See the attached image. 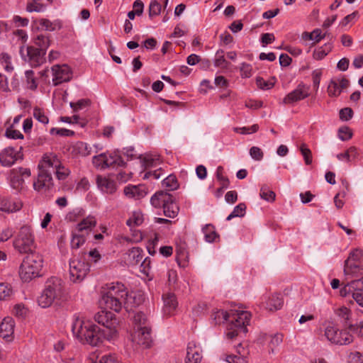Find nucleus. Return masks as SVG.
<instances>
[{
  "instance_id": "nucleus-1",
  "label": "nucleus",
  "mask_w": 363,
  "mask_h": 363,
  "mask_svg": "<svg viewBox=\"0 0 363 363\" xmlns=\"http://www.w3.org/2000/svg\"><path fill=\"white\" fill-rule=\"evenodd\" d=\"M94 320L101 325L103 328L90 322H84L79 318L74 320L72 330L80 342L96 346L104 339L111 340L117 337L118 321L114 314L109 311H101L95 314Z\"/></svg>"
},
{
  "instance_id": "nucleus-2",
  "label": "nucleus",
  "mask_w": 363,
  "mask_h": 363,
  "mask_svg": "<svg viewBox=\"0 0 363 363\" xmlns=\"http://www.w3.org/2000/svg\"><path fill=\"white\" fill-rule=\"evenodd\" d=\"M43 266V259L40 254L37 252L28 254L19 267L21 279L25 282H28L40 277Z\"/></svg>"
},
{
  "instance_id": "nucleus-3",
  "label": "nucleus",
  "mask_w": 363,
  "mask_h": 363,
  "mask_svg": "<svg viewBox=\"0 0 363 363\" xmlns=\"http://www.w3.org/2000/svg\"><path fill=\"white\" fill-rule=\"evenodd\" d=\"M55 165V163H53ZM50 158L45 155L38 164V174L36 180L33 182V188L38 192H47L54 186L52 177L55 169L52 167Z\"/></svg>"
},
{
  "instance_id": "nucleus-4",
  "label": "nucleus",
  "mask_w": 363,
  "mask_h": 363,
  "mask_svg": "<svg viewBox=\"0 0 363 363\" xmlns=\"http://www.w3.org/2000/svg\"><path fill=\"white\" fill-rule=\"evenodd\" d=\"M14 248L21 254L34 252L35 248L34 235L28 225L22 226L13 240Z\"/></svg>"
},
{
  "instance_id": "nucleus-5",
  "label": "nucleus",
  "mask_w": 363,
  "mask_h": 363,
  "mask_svg": "<svg viewBox=\"0 0 363 363\" xmlns=\"http://www.w3.org/2000/svg\"><path fill=\"white\" fill-rule=\"evenodd\" d=\"M235 315L227 326L226 336L230 340L234 339L241 333L245 334L247 332V325L250 320V314L247 311H242Z\"/></svg>"
},
{
  "instance_id": "nucleus-6",
  "label": "nucleus",
  "mask_w": 363,
  "mask_h": 363,
  "mask_svg": "<svg viewBox=\"0 0 363 363\" xmlns=\"http://www.w3.org/2000/svg\"><path fill=\"white\" fill-rule=\"evenodd\" d=\"M96 225V220L93 216L84 218L77 225V233H73L71 240L72 249H79L86 241V238Z\"/></svg>"
},
{
  "instance_id": "nucleus-7",
  "label": "nucleus",
  "mask_w": 363,
  "mask_h": 363,
  "mask_svg": "<svg viewBox=\"0 0 363 363\" xmlns=\"http://www.w3.org/2000/svg\"><path fill=\"white\" fill-rule=\"evenodd\" d=\"M325 336L328 341L337 345H347L354 340L353 336L347 331V329L340 330L333 325L326 327Z\"/></svg>"
},
{
  "instance_id": "nucleus-8",
  "label": "nucleus",
  "mask_w": 363,
  "mask_h": 363,
  "mask_svg": "<svg viewBox=\"0 0 363 363\" xmlns=\"http://www.w3.org/2000/svg\"><path fill=\"white\" fill-rule=\"evenodd\" d=\"M90 270L89 262L79 258H74L69 261L70 280L73 282L82 281Z\"/></svg>"
},
{
  "instance_id": "nucleus-9",
  "label": "nucleus",
  "mask_w": 363,
  "mask_h": 363,
  "mask_svg": "<svg viewBox=\"0 0 363 363\" xmlns=\"http://www.w3.org/2000/svg\"><path fill=\"white\" fill-rule=\"evenodd\" d=\"M48 292L50 293L56 304H60L66 300V292L62 280L58 277H52L48 279L45 284Z\"/></svg>"
},
{
  "instance_id": "nucleus-10",
  "label": "nucleus",
  "mask_w": 363,
  "mask_h": 363,
  "mask_svg": "<svg viewBox=\"0 0 363 363\" xmlns=\"http://www.w3.org/2000/svg\"><path fill=\"white\" fill-rule=\"evenodd\" d=\"M52 72L54 77L52 79L54 86L69 82L72 77V70L67 65H54L52 67Z\"/></svg>"
},
{
  "instance_id": "nucleus-11",
  "label": "nucleus",
  "mask_w": 363,
  "mask_h": 363,
  "mask_svg": "<svg viewBox=\"0 0 363 363\" xmlns=\"http://www.w3.org/2000/svg\"><path fill=\"white\" fill-rule=\"evenodd\" d=\"M310 87L303 83L299 84L296 89L289 93L283 99L285 104H291L303 100L309 96Z\"/></svg>"
},
{
  "instance_id": "nucleus-12",
  "label": "nucleus",
  "mask_w": 363,
  "mask_h": 363,
  "mask_svg": "<svg viewBox=\"0 0 363 363\" xmlns=\"http://www.w3.org/2000/svg\"><path fill=\"white\" fill-rule=\"evenodd\" d=\"M101 303L105 305L106 308H109L117 313H118L123 307L125 308L126 311L132 310V306H130L132 301H121V299L117 298V297L111 298L108 296H102Z\"/></svg>"
},
{
  "instance_id": "nucleus-13",
  "label": "nucleus",
  "mask_w": 363,
  "mask_h": 363,
  "mask_svg": "<svg viewBox=\"0 0 363 363\" xmlns=\"http://www.w3.org/2000/svg\"><path fill=\"white\" fill-rule=\"evenodd\" d=\"M103 296H108L111 297H117L121 301L135 300V297L128 295L125 287L121 283H116L108 287V291Z\"/></svg>"
},
{
  "instance_id": "nucleus-14",
  "label": "nucleus",
  "mask_w": 363,
  "mask_h": 363,
  "mask_svg": "<svg viewBox=\"0 0 363 363\" xmlns=\"http://www.w3.org/2000/svg\"><path fill=\"white\" fill-rule=\"evenodd\" d=\"M133 341L145 347H149L152 343L151 328L150 326H143L135 330Z\"/></svg>"
},
{
  "instance_id": "nucleus-15",
  "label": "nucleus",
  "mask_w": 363,
  "mask_h": 363,
  "mask_svg": "<svg viewBox=\"0 0 363 363\" xmlns=\"http://www.w3.org/2000/svg\"><path fill=\"white\" fill-rule=\"evenodd\" d=\"M23 155L21 151L16 152L12 147L5 148L0 154V163L5 167H10L18 159H22Z\"/></svg>"
},
{
  "instance_id": "nucleus-16",
  "label": "nucleus",
  "mask_w": 363,
  "mask_h": 363,
  "mask_svg": "<svg viewBox=\"0 0 363 363\" xmlns=\"http://www.w3.org/2000/svg\"><path fill=\"white\" fill-rule=\"evenodd\" d=\"M27 57L32 67H38L45 62L46 52H43L35 46H28Z\"/></svg>"
},
{
  "instance_id": "nucleus-17",
  "label": "nucleus",
  "mask_w": 363,
  "mask_h": 363,
  "mask_svg": "<svg viewBox=\"0 0 363 363\" xmlns=\"http://www.w3.org/2000/svg\"><path fill=\"white\" fill-rule=\"evenodd\" d=\"M202 359V349L194 342L188 344L185 363H199Z\"/></svg>"
},
{
  "instance_id": "nucleus-18",
  "label": "nucleus",
  "mask_w": 363,
  "mask_h": 363,
  "mask_svg": "<svg viewBox=\"0 0 363 363\" xmlns=\"http://www.w3.org/2000/svg\"><path fill=\"white\" fill-rule=\"evenodd\" d=\"M164 301L163 312L166 315H172L178 306L177 297L173 293H167L162 296Z\"/></svg>"
},
{
  "instance_id": "nucleus-19",
  "label": "nucleus",
  "mask_w": 363,
  "mask_h": 363,
  "mask_svg": "<svg viewBox=\"0 0 363 363\" xmlns=\"http://www.w3.org/2000/svg\"><path fill=\"white\" fill-rule=\"evenodd\" d=\"M14 320L11 317L5 318L0 324V336L7 341H10L14 332Z\"/></svg>"
},
{
  "instance_id": "nucleus-20",
  "label": "nucleus",
  "mask_w": 363,
  "mask_h": 363,
  "mask_svg": "<svg viewBox=\"0 0 363 363\" xmlns=\"http://www.w3.org/2000/svg\"><path fill=\"white\" fill-rule=\"evenodd\" d=\"M336 314L339 317L340 321L342 323V326L349 329L351 331H354L355 325L352 324L350 321L351 311L346 307H341L337 309Z\"/></svg>"
},
{
  "instance_id": "nucleus-21",
  "label": "nucleus",
  "mask_w": 363,
  "mask_h": 363,
  "mask_svg": "<svg viewBox=\"0 0 363 363\" xmlns=\"http://www.w3.org/2000/svg\"><path fill=\"white\" fill-rule=\"evenodd\" d=\"M48 157L50 158L51 163H55V165L53 164L52 165V167L55 169L52 174H55L57 178L59 180H65L69 174V170L65 167L61 166L60 162L56 155H48Z\"/></svg>"
},
{
  "instance_id": "nucleus-22",
  "label": "nucleus",
  "mask_w": 363,
  "mask_h": 363,
  "mask_svg": "<svg viewBox=\"0 0 363 363\" xmlns=\"http://www.w3.org/2000/svg\"><path fill=\"white\" fill-rule=\"evenodd\" d=\"M284 304L283 296L281 294H274L266 301L265 308L269 311L279 310Z\"/></svg>"
},
{
  "instance_id": "nucleus-23",
  "label": "nucleus",
  "mask_w": 363,
  "mask_h": 363,
  "mask_svg": "<svg viewBox=\"0 0 363 363\" xmlns=\"http://www.w3.org/2000/svg\"><path fill=\"white\" fill-rule=\"evenodd\" d=\"M171 195L172 194L167 192V191H158L151 197V204L155 208H162L164 203L168 201V199H170Z\"/></svg>"
},
{
  "instance_id": "nucleus-24",
  "label": "nucleus",
  "mask_w": 363,
  "mask_h": 363,
  "mask_svg": "<svg viewBox=\"0 0 363 363\" xmlns=\"http://www.w3.org/2000/svg\"><path fill=\"white\" fill-rule=\"evenodd\" d=\"M123 191L126 196L135 199H140L147 194L145 187L140 185L125 186Z\"/></svg>"
},
{
  "instance_id": "nucleus-25",
  "label": "nucleus",
  "mask_w": 363,
  "mask_h": 363,
  "mask_svg": "<svg viewBox=\"0 0 363 363\" xmlns=\"http://www.w3.org/2000/svg\"><path fill=\"white\" fill-rule=\"evenodd\" d=\"M162 208L164 215L167 217L174 218L178 215L179 208L172 194L170 196V199H168V201L164 203Z\"/></svg>"
},
{
  "instance_id": "nucleus-26",
  "label": "nucleus",
  "mask_w": 363,
  "mask_h": 363,
  "mask_svg": "<svg viewBox=\"0 0 363 363\" xmlns=\"http://www.w3.org/2000/svg\"><path fill=\"white\" fill-rule=\"evenodd\" d=\"M22 203L21 202L11 201L6 197L0 196V210L2 211L12 213L21 208Z\"/></svg>"
},
{
  "instance_id": "nucleus-27",
  "label": "nucleus",
  "mask_w": 363,
  "mask_h": 363,
  "mask_svg": "<svg viewBox=\"0 0 363 363\" xmlns=\"http://www.w3.org/2000/svg\"><path fill=\"white\" fill-rule=\"evenodd\" d=\"M96 182L101 190L107 194H113L116 190V183L106 177L98 176Z\"/></svg>"
},
{
  "instance_id": "nucleus-28",
  "label": "nucleus",
  "mask_w": 363,
  "mask_h": 363,
  "mask_svg": "<svg viewBox=\"0 0 363 363\" xmlns=\"http://www.w3.org/2000/svg\"><path fill=\"white\" fill-rule=\"evenodd\" d=\"M34 46L40 50L46 52L47 49L50 45V40L48 35L44 34L37 35L33 38Z\"/></svg>"
},
{
  "instance_id": "nucleus-29",
  "label": "nucleus",
  "mask_w": 363,
  "mask_h": 363,
  "mask_svg": "<svg viewBox=\"0 0 363 363\" xmlns=\"http://www.w3.org/2000/svg\"><path fill=\"white\" fill-rule=\"evenodd\" d=\"M239 313L240 311H234L233 310H230V311L220 310L214 314L213 318L216 320V324H220L225 321H228L229 323L230 320L233 319V316L235 315V313Z\"/></svg>"
},
{
  "instance_id": "nucleus-30",
  "label": "nucleus",
  "mask_w": 363,
  "mask_h": 363,
  "mask_svg": "<svg viewBox=\"0 0 363 363\" xmlns=\"http://www.w3.org/2000/svg\"><path fill=\"white\" fill-rule=\"evenodd\" d=\"M19 172L20 171L16 169H13L10 171V182L12 187L15 189H22L24 182V180L19 174Z\"/></svg>"
},
{
  "instance_id": "nucleus-31",
  "label": "nucleus",
  "mask_w": 363,
  "mask_h": 363,
  "mask_svg": "<svg viewBox=\"0 0 363 363\" xmlns=\"http://www.w3.org/2000/svg\"><path fill=\"white\" fill-rule=\"evenodd\" d=\"M38 303L40 306L45 308L50 306L53 303H55V301L51 294L48 292L47 289L45 287L40 296L38 298Z\"/></svg>"
},
{
  "instance_id": "nucleus-32",
  "label": "nucleus",
  "mask_w": 363,
  "mask_h": 363,
  "mask_svg": "<svg viewBox=\"0 0 363 363\" xmlns=\"http://www.w3.org/2000/svg\"><path fill=\"white\" fill-rule=\"evenodd\" d=\"M333 48L332 43H325L324 45L318 48L313 51V57L315 60H321L332 51Z\"/></svg>"
},
{
  "instance_id": "nucleus-33",
  "label": "nucleus",
  "mask_w": 363,
  "mask_h": 363,
  "mask_svg": "<svg viewBox=\"0 0 363 363\" xmlns=\"http://www.w3.org/2000/svg\"><path fill=\"white\" fill-rule=\"evenodd\" d=\"M361 270H363V268L359 264H357V262L350 259L345 261L344 272L346 275L355 274L359 272L363 274V272H360Z\"/></svg>"
},
{
  "instance_id": "nucleus-34",
  "label": "nucleus",
  "mask_w": 363,
  "mask_h": 363,
  "mask_svg": "<svg viewBox=\"0 0 363 363\" xmlns=\"http://www.w3.org/2000/svg\"><path fill=\"white\" fill-rule=\"evenodd\" d=\"M107 167H125V162L118 152H114L109 155H107Z\"/></svg>"
},
{
  "instance_id": "nucleus-35",
  "label": "nucleus",
  "mask_w": 363,
  "mask_h": 363,
  "mask_svg": "<svg viewBox=\"0 0 363 363\" xmlns=\"http://www.w3.org/2000/svg\"><path fill=\"white\" fill-rule=\"evenodd\" d=\"M72 152L75 155L87 156L91 152V148L88 147L86 143L79 141L73 145Z\"/></svg>"
},
{
  "instance_id": "nucleus-36",
  "label": "nucleus",
  "mask_w": 363,
  "mask_h": 363,
  "mask_svg": "<svg viewBox=\"0 0 363 363\" xmlns=\"http://www.w3.org/2000/svg\"><path fill=\"white\" fill-rule=\"evenodd\" d=\"M325 34L322 35L320 29H315L311 33L303 32L302 33V38L304 40H313L315 43H318L322 39L325 38Z\"/></svg>"
},
{
  "instance_id": "nucleus-37",
  "label": "nucleus",
  "mask_w": 363,
  "mask_h": 363,
  "mask_svg": "<svg viewBox=\"0 0 363 363\" xmlns=\"http://www.w3.org/2000/svg\"><path fill=\"white\" fill-rule=\"evenodd\" d=\"M347 288L348 291L352 292V294L353 292H362L363 291V278L352 281L344 287V290L346 291Z\"/></svg>"
},
{
  "instance_id": "nucleus-38",
  "label": "nucleus",
  "mask_w": 363,
  "mask_h": 363,
  "mask_svg": "<svg viewBox=\"0 0 363 363\" xmlns=\"http://www.w3.org/2000/svg\"><path fill=\"white\" fill-rule=\"evenodd\" d=\"M259 196L262 199L269 202L274 201L276 198L275 193L266 184L262 186Z\"/></svg>"
},
{
  "instance_id": "nucleus-39",
  "label": "nucleus",
  "mask_w": 363,
  "mask_h": 363,
  "mask_svg": "<svg viewBox=\"0 0 363 363\" xmlns=\"http://www.w3.org/2000/svg\"><path fill=\"white\" fill-rule=\"evenodd\" d=\"M162 186L167 189V192L177 189L179 187L177 177L173 174L169 175L162 181Z\"/></svg>"
},
{
  "instance_id": "nucleus-40",
  "label": "nucleus",
  "mask_w": 363,
  "mask_h": 363,
  "mask_svg": "<svg viewBox=\"0 0 363 363\" xmlns=\"http://www.w3.org/2000/svg\"><path fill=\"white\" fill-rule=\"evenodd\" d=\"M133 323L135 324V330L138 329V328H143V326H149L147 317L143 312H138L135 314Z\"/></svg>"
},
{
  "instance_id": "nucleus-41",
  "label": "nucleus",
  "mask_w": 363,
  "mask_h": 363,
  "mask_svg": "<svg viewBox=\"0 0 363 363\" xmlns=\"http://www.w3.org/2000/svg\"><path fill=\"white\" fill-rule=\"evenodd\" d=\"M229 62L224 57V51L221 49L218 50L216 54L214 65L222 69L228 68Z\"/></svg>"
},
{
  "instance_id": "nucleus-42",
  "label": "nucleus",
  "mask_w": 363,
  "mask_h": 363,
  "mask_svg": "<svg viewBox=\"0 0 363 363\" xmlns=\"http://www.w3.org/2000/svg\"><path fill=\"white\" fill-rule=\"evenodd\" d=\"M202 230L205 235V240L206 242H212L218 237V235L214 230V227L211 225H206L203 228Z\"/></svg>"
},
{
  "instance_id": "nucleus-43",
  "label": "nucleus",
  "mask_w": 363,
  "mask_h": 363,
  "mask_svg": "<svg viewBox=\"0 0 363 363\" xmlns=\"http://www.w3.org/2000/svg\"><path fill=\"white\" fill-rule=\"evenodd\" d=\"M107 155L105 153L94 156L92 158V163L97 168H107Z\"/></svg>"
},
{
  "instance_id": "nucleus-44",
  "label": "nucleus",
  "mask_w": 363,
  "mask_h": 363,
  "mask_svg": "<svg viewBox=\"0 0 363 363\" xmlns=\"http://www.w3.org/2000/svg\"><path fill=\"white\" fill-rule=\"evenodd\" d=\"M246 205L244 203H240L236 206L233 212L227 217V220H230L235 217H242L245 214Z\"/></svg>"
},
{
  "instance_id": "nucleus-45",
  "label": "nucleus",
  "mask_w": 363,
  "mask_h": 363,
  "mask_svg": "<svg viewBox=\"0 0 363 363\" xmlns=\"http://www.w3.org/2000/svg\"><path fill=\"white\" fill-rule=\"evenodd\" d=\"M216 179L223 188H228L230 185L229 179L224 176V169L222 166L218 167L216 169Z\"/></svg>"
},
{
  "instance_id": "nucleus-46",
  "label": "nucleus",
  "mask_w": 363,
  "mask_h": 363,
  "mask_svg": "<svg viewBox=\"0 0 363 363\" xmlns=\"http://www.w3.org/2000/svg\"><path fill=\"white\" fill-rule=\"evenodd\" d=\"M13 294L11 286L8 284H0V300H6L9 298Z\"/></svg>"
},
{
  "instance_id": "nucleus-47",
  "label": "nucleus",
  "mask_w": 363,
  "mask_h": 363,
  "mask_svg": "<svg viewBox=\"0 0 363 363\" xmlns=\"http://www.w3.org/2000/svg\"><path fill=\"white\" fill-rule=\"evenodd\" d=\"M300 151L303 157L306 164L308 165L312 163V152L308 148L306 144L302 143L300 146Z\"/></svg>"
},
{
  "instance_id": "nucleus-48",
  "label": "nucleus",
  "mask_w": 363,
  "mask_h": 363,
  "mask_svg": "<svg viewBox=\"0 0 363 363\" xmlns=\"http://www.w3.org/2000/svg\"><path fill=\"white\" fill-rule=\"evenodd\" d=\"M143 250L140 247H133L129 250L128 256L135 264H138L143 259Z\"/></svg>"
},
{
  "instance_id": "nucleus-49",
  "label": "nucleus",
  "mask_w": 363,
  "mask_h": 363,
  "mask_svg": "<svg viewBox=\"0 0 363 363\" xmlns=\"http://www.w3.org/2000/svg\"><path fill=\"white\" fill-rule=\"evenodd\" d=\"M91 104V101L88 99H82L79 100L77 102H70L69 106L74 112L82 109L84 107L88 106Z\"/></svg>"
},
{
  "instance_id": "nucleus-50",
  "label": "nucleus",
  "mask_w": 363,
  "mask_h": 363,
  "mask_svg": "<svg viewBox=\"0 0 363 363\" xmlns=\"http://www.w3.org/2000/svg\"><path fill=\"white\" fill-rule=\"evenodd\" d=\"M33 117L43 124H47L49 121L48 118L45 115L44 111L38 107L34 108Z\"/></svg>"
},
{
  "instance_id": "nucleus-51",
  "label": "nucleus",
  "mask_w": 363,
  "mask_h": 363,
  "mask_svg": "<svg viewBox=\"0 0 363 363\" xmlns=\"http://www.w3.org/2000/svg\"><path fill=\"white\" fill-rule=\"evenodd\" d=\"M143 222V216L140 213H134L133 216L126 221V224L130 227L138 226L142 224Z\"/></svg>"
},
{
  "instance_id": "nucleus-52",
  "label": "nucleus",
  "mask_w": 363,
  "mask_h": 363,
  "mask_svg": "<svg viewBox=\"0 0 363 363\" xmlns=\"http://www.w3.org/2000/svg\"><path fill=\"white\" fill-rule=\"evenodd\" d=\"M271 340L269 342V347L272 352H274V349L279 346L283 341V335L281 333H277L274 335H271Z\"/></svg>"
},
{
  "instance_id": "nucleus-53",
  "label": "nucleus",
  "mask_w": 363,
  "mask_h": 363,
  "mask_svg": "<svg viewBox=\"0 0 363 363\" xmlns=\"http://www.w3.org/2000/svg\"><path fill=\"white\" fill-rule=\"evenodd\" d=\"M45 6L42 4L36 2V1H31L27 4L26 11L28 12H41L44 10Z\"/></svg>"
},
{
  "instance_id": "nucleus-54",
  "label": "nucleus",
  "mask_w": 363,
  "mask_h": 363,
  "mask_svg": "<svg viewBox=\"0 0 363 363\" xmlns=\"http://www.w3.org/2000/svg\"><path fill=\"white\" fill-rule=\"evenodd\" d=\"M352 136V133L349 127H341L338 130V137L342 141L350 140Z\"/></svg>"
},
{
  "instance_id": "nucleus-55",
  "label": "nucleus",
  "mask_w": 363,
  "mask_h": 363,
  "mask_svg": "<svg viewBox=\"0 0 363 363\" xmlns=\"http://www.w3.org/2000/svg\"><path fill=\"white\" fill-rule=\"evenodd\" d=\"M161 11V5L156 0L152 1L149 6V16L150 18L158 16Z\"/></svg>"
},
{
  "instance_id": "nucleus-56",
  "label": "nucleus",
  "mask_w": 363,
  "mask_h": 363,
  "mask_svg": "<svg viewBox=\"0 0 363 363\" xmlns=\"http://www.w3.org/2000/svg\"><path fill=\"white\" fill-rule=\"evenodd\" d=\"M143 163L145 167H152L157 166L160 163L159 156L147 155L143 159Z\"/></svg>"
},
{
  "instance_id": "nucleus-57",
  "label": "nucleus",
  "mask_w": 363,
  "mask_h": 363,
  "mask_svg": "<svg viewBox=\"0 0 363 363\" xmlns=\"http://www.w3.org/2000/svg\"><path fill=\"white\" fill-rule=\"evenodd\" d=\"M328 92L330 96H337L340 94L341 90L339 89L338 84L331 80L328 87Z\"/></svg>"
},
{
  "instance_id": "nucleus-58",
  "label": "nucleus",
  "mask_w": 363,
  "mask_h": 363,
  "mask_svg": "<svg viewBox=\"0 0 363 363\" xmlns=\"http://www.w3.org/2000/svg\"><path fill=\"white\" fill-rule=\"evenodd\" d=\"M250 156L257 161H260L264 157L262 150L256 146H253L250 149Z\"/></svg>"
},
{
  "instance_id": "nucleus-59",
  "label": "nucleus",
  "mask_w": 363,
  "mask_h": 363,
  "mask_svg": "<svg viewBox=\"0 0 363 363\" xmlns=\"http://www.w3.org/2000/svg\"><path fill=\"white\" fill-rule=\"evenodd\" d=\"M256 84L258 87H259L260 89H264V90H267V89H272L274 84L273 82H271L269 81H265L262 77L257 78Z\"/></svg>"
},
{
  "instance_id": "nucleus-60",
  "label": "nucleus",
  "mask_w": 363,
  "mask_h": 363,
  "mask_svg": "<svg viewBox=\"0 0 363 363\" xmlns=\"http://www.w3.org/2000/svg\"><path fill=\"white\" fill-rule=\"evenodd\" d=\"M353 116V111L351 108H344L340 111V118L342 121H349Z\"/></svg>"
},
{
  "instance_id": "nucleus-61",
  "label": "nucleus",
  "mask_w": 363,
  "mask_h": 363,
  "mask_svg": "<svg viewBox=\"0 0 363 363\" xmlns=\"http://www.w3.org/2000/svg\"><path fill=\"white\" fill-rule=\"evenodd\" d=\"M5 135L7 138H12V139H23V134L18 130H13L12 128V126H11L10 128L6 129Z\"/></svg>"
},
{
  "instance_id": "nucleus-62",
  "label": "nucleus",
  "mask_w": 363,
  "mask_h": 363,
  "mask_svg": "<svg viewBox=\"0 0 363 363\" xmlns=\"http://www.w3.org/2000/svg\"><path fill=\"white\" fill-rule=\"evenodd\" d=\"M347 259L352 260L354 262H358L363 259V250L360 249H355L352 251Z\"/></svg>"
},
{
  "instance_id": "nucleus-63",
  "label": "nucleus",
  "mask_w": 363,
  "mask_h": 363,
  "mask_svg": "<svg viewBox=\"0 0 363 363\" xmlns=\"http://www.w3.org/2000/svg\"><path fill=\"white\" fill-rule=\"evenodd\" d=\"M99 363H120V361L115 354H108L100 358Z\"/></svg>"
},
{
  "instance_id": "nucleus-64",
  "label": "nucleus",
  "mask_w": 363,
  "mask_h": 363,
  "mask_svg": "<svg viewBox=\"0 0 363 363\" xmlns=\"http://www.w3.org/2000/svg\"><path fill=\"white\" fill-rule=\"evenodd\" d=\"M225 360L228 363H247L244 357H238L237 355H225Z\"/></svg>"
}]
</instances>
